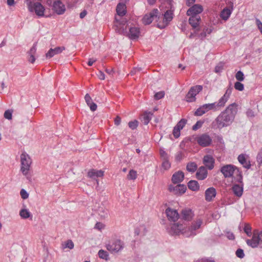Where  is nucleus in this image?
Returning <instances> with one entry per match:
<instances>
[{
	"instance_id": "f257e3e1",
	"label": "nucleus",
	"mask_w": 262,
	"mask_h": 262,
	"mask_svg": "<svg viewBox=\"0 0 262 262\" xmlns=\"http://www.w3.org/2000/svg\"><path fill=\"white\" fill-rule=\"evenodd\" d=\"M237 106L238 105L236 103L229 104L212 122V127L221 129L231 125L237 113Z\"/></svg>"
},
{
	"instance_id": "f03ea898",
	"label": "nucleus",
	"mask_w": 262,
	"mask_h": 262,
	"mask_svg": "<svg viewBox=\"0 0 262 262\" xmlns=\"http://www.w3.org/2000/svg\"><path fill=\"white\" fill-rule=\"evenodd\" d=\"M202 223V220L199 219L193 222L190 226L187 227L185 224L180 221L177 223L171 224L169 232L172 235H179L181 233L186 234L187 236L194 235L195 234L194 231L200 228Z\"/></svg>"
},
{
	"instance_id": "7ed1b4c3",
	"label": "nucleus",
	"mask_w": 262,
	"mask_h": 262,
	"mask_svg": "<svg viewBox=\"0 0 262 262\" xmlns=\"http://www.w3.org/2000/svg\"><path fill=\"white\" fill-rule=\"evenodd\" d=\"M168 10L163 14V20L162 23H159L157 24L158 27L160 29H164L168 25L169 23L172 20L173 18V11L174 8L172 6V2L170 4H168Z\"/></svg>"
},
{
	"instance_id": "20e7f679",
	"label": "nucleus",
	"mask_w": 262,
	"mask_h": 262,
	"mask_svg": "<svg viewBox=\"0 0 262 262\" xmlns=\"http://www.w3.org/2000/svg\"><path fill=\"white\" fill-rule=\"evenodd\" d=\"M21 168L20 170L23 174L26 176L30 169L32 161L30 156L26 152H23L20 155Z\"/></svg>"
},
{
	"instance_id": "39448f33",
	"label": "nucleus",
	"mask_w": 262,
	"mask_h": 262,
	"mask_svg": "<svg viewBox=\"0 0 262 262\" xmlns=\"http://www.w3.org/2000/svg\"><path fill=\"white\" fill-rule=\"evenodd\" d=\"M27 4L30 12L35 11L36 14L38 16H43L45 9L44 7L39 2L32 3L27 0Z\"/></svg>"
},
{
	"instance_id": "423d86ee",
	"label": "nucleus",
	"mask_w": 262,
	"mask_h": 262,
	"mask_svg": "<svg viewBox=\"0 0 262 262\" xmlns=\"http://www.w3.org/2000/svg\"><path fill=\"white\" fill-rule=\"evenodd\" d=\"M124 244L123 242L120 239H115L112 243L106 245V247L112 253H116L121 251L124 248Z\"/></svg>"
},
{
	"instance_id": "0eeeda50",
	"label": "nucleus",
	"mask_w": 262,
	"mask_h": 262,
	"mask_svg": "<svg viewBox=\"0 0 262 262\" xmlns=\"http://www.w3.org/2000/svg\"><path fill=\"white\" fill-rule=\"evenodd\" d=\"M160 13L158 9H154L149 13L146 14L142 18L143 23L145 25H149L155 19H160Z\"/></svg>"
},
{
	"instance_id": "6e6552de",
	"label": "nucleus",
	"mask_w": 262,
	"mask_h": 262,
	"mask_svg": "<svg viewBox=\"0 0 262 262\" xmlns=\"http://www.w3.org/2000/svg\"><path fill=\"white\" fill-rule=\"evenodd\" d=\"M203 90V86L196 85L190 88L186 95V99L188 102H193L195 100V96Z\"/></svg>"
},
{
	"instance_id": "1a4fd4ad",
	"label": "nucleus",
	"mask_w": 262,
	"mask_h": 262,
	"mask_svg": "<svg viewBox=\"0 0 262 262\" xmlns=\"http://www.w3.org/2000/svg\"><path fill=\"white\" fill-rule=\"evenodd\" d=\"M237 167L233 165L227 164L222 166L220 171L223 173L224 177L227 178L232 177Z\"/></svg>"
},
{
	"instance_id": "9d476101",
	"label": "nucleus",
	"mask_w": 262,
	"mask_h": 262,
	"mask_svg": "<svg viewBox=\"0 0 262 262\" xmlns=\"http://www.w3.org/2000/svg\"><path fill=\"white\" fill-rule=\"evenodd\" d=\"M196 141L201 146L206 147L211 143L212 139L209 135L204 134L196 138Z\"/></svg>"
},
{
	"instance_id": "9b49d317",
	"label": "nucleus",
	"mask_w": 262,
	"mask_h": 262,
	"mask_svg": "<svg viewBox=\"0 0 262 262\" xmlns=\"http://www.w3.org/2000/svg\"><path fill=\"white\" fill-rule=\"evenodd\" d=\"M186 186L184 184H178L176 186L170 185L169 190L176 195H181L185 192Z\"/></svg>"
},
{
	"instance_id": "f8f14e48",
	"label": "nucleus",
	"mask_w": 262,
	"mask_h": 262,
	"mask_svg": "<svg viewBox=\"0 0 262 262\" xmlns=\"http://www.w3.org/2000/svg\"><path fill=\"white\" fill-rule=\"evenodd\" d=\"M52 9L58 15L62 14L66 11L65 6L60 0L54 2Z\"/></svg>"
},
{
	"instance_id": "ddd939ff",
	"label": "nucleus",
	"mask_w": 262,
	"mask_h": 262,
	"mask_svg": "<svg viewBox=\"0 0 262 262\" xmlns=\"http://www.w3.org/2000/svg\"><path fill=\"white\" fill-rule=\"evenodd\" d=\"M165 213L169 221L174 222L179 219V214L178 211L175 209L168 207L166 209Z\"/></svg>"
},
{
	"instance_id": "4468645a",
	"label": "nucleus",
	"mask_w": 262,
	"mask_h": 262,
	"mask_svg": "<svg viewBox=\"0 0 262 262\" xmlns=\"http://www.w3.org/2000/svg\"><path fill=\"white\" fill-rule=\"evenodd\" d=\"M237 159L238 162L243 165V166L246 169H250L251 167L250 161L249 157L246 154H241L238 157Z\"/></svg>"
},
{
	"instance_id": "2eb2a0df",
	"label": "nucleus",
	"mask_w": 262,
	"mask_h": 262,
	"mask_svg": "<svg viewBox=\"0 0 262 262\" xmlns=\"http://www.w3.org/2000/svg\"><path fill=\"white\" fill-rule=\"evenodd\" d=\"M202 6L196 4L190 7L187 11V14L188 16L199 15L203 11Z\"/></svg>"
},
{
	"instance_id": "dca6fc26",
	"label": "nucleus",
	"mask_w": 262,
	"mask_h": 262,
	"mask_svg": "<svg viewBox=\"0 0 262 262\" xmlns=\"http://www.w3.org/2000/svg\"><path fill=\"white\" fill-rule=\"evenodd\" d=\"M203 162L208 169L211 170L214 168V159L212 156L209 155H205L203 158Z\"/></svg>"
},
{
	"instance_id": "f3484780",
	"label": "nucleus",
	"mask_w": 262,
	"mask_h": 262,
	"mask_svg": "<svg viewBox=\"0 0 262 262\" xmlns=\"http://www.w3.org/2000/svg\"><path fill=\"white\" fill-rule=\"evenodd\" d=\"M64 50V47H57L54 49L51 48L46 53V56L47 58H52L55 55L61 53Z\"/></svg>"
},
{
	"instance_id": "a211bd4d",
	"label": "nucleus",
	"mask_w": 262,
	"mask_h": 262,
	"mask_svg": "<svg viewBox=\"0 0 262 262\" xmlns=\"http://www.w3.org/2000/svg\"><path fill=\"white\" fill-rule=\"evenodd\" d=\"M216 191L214 187H209L206 189L205 192V200L207 202H211L215 197Z\"/></svg>"
},
{
	"instance_id": "6ab92c4d",
	"label": "nucleus",
	"mask_w": 262,
	"mask_h": 262,
	"mask_svg": "<svg viewBox=\"0 0 262 262\" xmlns=\"http://www.w3.org/2000/svg\"><path fill=\"white\" fill-rule=\"evenodd\" d=\"M205 105L208 112L209 111H219L222 108L224 107V106L221 104L219 100H218L217 102L213 103H206Z\"/></svg>"
},
{
	"instance_id": "aec40b11",
	"label": "nucleus",
	"mask_w": 262,
	"mask_h": 262,
	"mask_svg": "<svg viewBox=\"0 0 262 262\" xmlns=\"http://www.w3.org/2000/svg\"><path fill=\"white\" fill-rule=\"evenodd\" d=\"M194 216V214L190 209H184L181 211V219L186 221H189L191 220Z\"/></svg>"
},
{
	"instance_id": "412c9836",
	"label": "nucleus",
	"mask_w": 262,
	"mask_h": 262,
	"mask_svg": "<svg viewBox=\"0 0 262 262\" xmlns=\"http://www.w3.org/2000/svg\"><path fill=\"white\" fill-rule=\"evenodd\" d=\"M36 46L37 42L33 44L32 48L27 52L28 54V60L31 63H33L35 61V55L36 53Z\"/></svg>"
},
{
	"instance_id": "4be33fe9",
	"label": "nucleus",
	"mask_w": 262,
	"mask_h": 262,
	"mask_svg": "<svg viewBox=\"0 0 262 262\" xmlns=\"http://www.w3.org/2000/svg\"><path fill=\"white\" fill-rule=\"evenodd\" d=\"M208 175V172L204 166H201L196 173V177L199 180H203L206 179Z\"/></svg>"
},
{
	"instance_id": "5701e85b",
	"label": "nucleus",
	"mask_w": 262,
	"mask_h": 262,
	"mask_svg": "<svg viewBox=\"0 0 262 262\" xmlns=\"http://www.w3.org/2000/svg\"><path fill=\"white\" fill-rule=\"evenodd\" d=\"M184 178V173L181 171H179L172 175L171 181L174 184H178L181 182Z\"/></svg>"
},
{
	"instance_id": "b1692460",
	"label": "nucleus",
	"mask_w": 262,
	"mask_h": 262,
	"mask_svg": "<svg viewBox=\"0 0 262 262\" xmlns=\"http://www.w3.org/2000/svg\"><path fill=\"white\" fill-rule=\"evenodd\" d=\"M140 34V29L138 27H131L128 33V37L131 39L138 38Z\"/></svg>"
},
{
	"instance_id": "393cba45",
	"label": "nucleus",
	"mask_w": 262,
	"mask_h": 262,
	"mask_svg": "<svg viewBox=\"0 0 262 262\" xmlns=\"http://www.w3.org/2000/svg\"><path fill=\"white\" fill-rule=\"evenodd\" d=\"M88 176L89 177L93 179L98 177H102L104 176V171L93 169L88 172Z\"/></svg>"
},
{
	"instance_id": "a878e982",
	"label": "nucleus",
	"mask_w": 262,
	"mask_h": 262,
	"mask_svg": "<svg viewBox=\"0 0 262 262\" xmlns=\"http://www.w3.org/2000/svg\"><path fill=\"white\" fill-rule=\"evenodd\" d=\"M232 88L229 87L228 88L224 95L219 100L221 104L224 106H225L226 102L228 101L229 98L232 93Z\"/></svg>"
},
{
	"instance_id": "bb28decb",
	"label": "nucleus",
	"mask_w": 262,
	"mask_h": 262,
	"mask_svg": "<svg viewBox=\"0 0 262 262\" xmlns=\"http://www.w3.org/2000/svg\"><path fill=\"white\" fill-rule=\"evenodd\" d=\"M243 184H234L232 187V191L235 195L237 197H241L243 193Z\"/></svg>"
},
{
	"instance_id": "cd10ccee",
	"label": "nucleus",
	"mask_w": 262,
	"mask_h": 262,
	"mask_svg": "<svg viewBox=\"0 0 262 262\" xmlns=\"http://www.w3.org/2000/svg\"><path fill=\"white\" fill-rule=\"evenodd\" d=\"M189 23L193 27L196 28L199 25L201 21V17L199 15L190 16Z\"/></svg>"
},
{
	"instance_id": "c85d7f7f",
	"label": "nucleus",
	"mask_w": 262,
	"mask_h": 262,
	"mask_svg": "<svg viewBox=\"0 0 262 262\" xmlns=\"http://www.w3.org/2000/svg\"><path fill=\"white\" fill-rule=\"evenodd\" d=\"M246 243L248 245L251 246L252 248H256L258 245H259V243L258 237H257V234L255 233H254L253 235L252 239H247L246 241Z\"/></svg>"
},
{
	"instance_id": "c756f323",
	"label": "nucleus",
	"mask_w": 262,
	"mask_h": 262,
	"mask_svg": "<svg viewBox=\"0 0 262 262\" xmlns=\"http://www.w3.org/2000/svg\"><path fill=\"white\" fill-rule=\"evenodd\" d=\"M84 99L87 105L90 107V110L94 112L97 110V106L96 103L92 102V98L89 95V94H86L85 95Z\"/></svg>"
},
{
	"instance_id": "7c9ffc66",
	"label": "nucleus",
	"mask_w": 262,
	"mask_h": 262,
	"mask_svg": "<svg viewBox=\"0 0 262 262\" xmlns=\"http://www.w3.org/2000/svg\"><path fill=\"white\" fill-rule=\"evenodd\" d=\"M116 11L118 15L123 16L126 13V5L123 3H119L116 7Z\"/></svg>"
},
{
	"instance_id": "2f4dec72",
	"label": "nucleus",
	"mask_w": 262,
	"mask_h": 262,
	"mask_svg": "<svg viewBox=\"0 0 262 262\" xmlns=\"http://www.w3.org/2000/svg\"><path fill=\"white\" fill-rule=\"evenodd\" d=\"M153 114L151 112H145L141 116V121L144 124L147 125L151 120Z\"/></svg>"
},
{
	"instance_id": "473e14b6",
	"label": "nucleus",
	"mask_w": 262,
	"mask_h": 262,
	"mask_svg": "<svg viewBox=\"0 0 262 262\" xmlns=\"http://www.w3.org/2000/svg\"><path fill=\"white\" fill-rule=\"evenodd\" d=\"M208 112L205 104L199 107L194 112V115L196 116H201Z\"/></svg>"
},
{
	"instance_id": "72a5a7b5",
	"label": "nucleus",
	"mask_w": 262,
	"mask_h": 262,
	"mask_svg": "<svg viewBox=\"0 0 262 262\" xmlns=\"http://www.w3.org/2000/svg\"><path fill=\"white\" fill-rule=\"evenodd\" d=\"M188 188L192 191H197L199 189V184L196 181L191 180L188 183Z\"/></svg>"
},
{
	"instance_id": "f704fd0d",
	"label": "nucleus",
	"mask_w": 262,
	"mask_h": 262,
	"mask_svg": "<svg viewBox=\"0 0 262 262\" xmlns=\"http://www.w3.org/2000/svg\"><path fill=\"white\" fill-rule=\"evenodd\" d=\"M74 243L71 239H68L67 241L63 242L61 244V248L64 250L66 248L72 249L74 248Z\"/></svg>"
},
{
	"instance_id": "c9c22d12",
	"label": "nucleus",
	"mask_w": 262,
	"mask_h": 262,
	"mask_svg": "<svg viewBox=\"0 0 262 262\" xmlns=\"http://www.w3.org/2000/svg\"><path fill=\"white\" fill-rule=\"evenodd\" d=\"M231 11L229 9L224 8L221 13V17L224 20H227L230 16Z\"/></svg>"
},
{
	"instance_id": "e433bc0d",
	"label": "nucleus",
	"mask_w": 262,
	"mask_h": 262,
	"mask_svg": "<svg viewBox=\"0 0 262 262\" xmlns=\"http://www.w3.org/2000/svg\"><path fill=\"white\" fill-rule=\"evenodd\" d=\"M198 168L197 164L194 162H189L186 166V169L190 172H194Z\"/></svg>"
},
{
	"instance_id": "4c0bfd02",
	"label": "nucleus",
	"mask_w": 262,
	"mask_h": 262,
	"mask_svg": "<svg viewBox=\"0 0 262 262\" xmlns=\"http://www.w3.org/2000/svg\"><path fill=\"white\" fill-rule=\"evenodd\" d=\"M235 176L234 177V180L239 183L240 184H243V176L242 171L239 170V169L237 168L236 171L234 172Z\"/></svg>"
},
{
	"instance_id": "58836bf2",
	"label": "nucleus",
	"mask_w": 262,
	"mask_h": 262,
	"mask_svg": "<svg viewBox=\"0 0 262 262\" xmlns=\"http://www.w3.org/2000/svg\"><path fill=\"white\" fill-rule=\"evenodd\" d=\"M19 215L21 218L26 219L30 216L31 213L28 209H22L19 212Z\"/></svg>"
},
{
	"instance_id": "ea45409f",
	"label": "nucleus",
	"mask_w": 262,
	"mask_h": 262,
	"mask_svg": "<svg viewBox=\"0 0 262 262\" xmlns=\"http://www.w3.org/2000/svg\"><path fill=\"white\" fill-rule=\"evenodd\" d=\"M136 235H144L146 233V228L144 225H141L139 228H137L135 230V232Z\"/></svg>"
},
{
	"instance_id": "a19ab883",
	"label": "nucleus",
	"mask_w": 262,
	"mask_h": 262,
	"mask_svg": "<svg viewBox=\"0 0 262 262\" xmlns=\"http://www.w3.org/2000/svg\"><path fill=\"white\" fill-rule=\"evenodd\" d=\"M137 177V171L134 170H130L127 176V178L128 180H135Z\"/></svg>"
},
{
	"instance_id": "79ce46f5",
	"label": "nucleus",
	"mask_w": 262,
	"mask_h": 262,
	"mask_svg": "<svg viewBox=\"0 0 262 262\" xmlns=\"http://www.w3.org/2000/svg\"><path fill=\"white\" fill-rule=\"evenodd\" d=\"M98 256L100 258L105 260H107L108 258V254L107 252L102 249L99 251Z\"/></svg>"
},
{
	"instance_id": "37998d69",
	"label": "nucleus",
	"mask_w": 262,
	"mask_h": 262,
	"mask_svg": "<svg viewBox=\"0 0 262 262\" xmlns=\"http://www.w3.org/2000/svg\"><path fill=\"white\" fill-rule=\"evenodd\" d=\"M98 213L101 217H105L108 215V210L104 209L102 207H100L98 210Z\"/></svg>"
},
{
	"instance_id": "c03bdc74",
	"label": "nucleus",
	"mask_w": 262,
	"mask_h": 262,
	"mask_svg": "<svg viewBox=\"0 0 262 262\" xmlns=\"http://www.w3.org/2000/svg\"><path fill=\"white\" fill-rule=\"evenodd\" d=\"M187 120L185 119H182L176 125L177 127L179 128L181 130L183 128L185 124H186Z\"/></svg>"
},
{
	"instance_id": "a18cd8bd",
	"label": "nucleus",
	"mask_w": 262,
	"mask_h": 262,
	"mask_svg": "<svg viewBox=\"0 0 262 262\" xmlns=\"http://www.w3.org/2000/svg\"><path fill=\"white\" fill-rule=\"evenodd\" d=\"M235 78L239 81H243L244 79V73L241 71H238L235 74Z\"/></svg>"
},
{
	"instance_id": "49530a36",
	"label": "nucleus",
	"mask_w": 262,
	"mask_h": 262,
	"mask_svg": "<svg viewBox=\"0 0 262 262\" xmlns=\"http://www.w3.org/2000/svg\"><path fill=\"white\" fill-rule=\"evenodd\" d=\"M234 88L238 91H242L244 89V86L243 83L238 81L234 83Z\"/></svg>"
},
{
	"instance_id": "de8ad7c7",
	"label": "nucleus",
	"mask_w": 262,
	"mask_h": 262,
	"mask_svg": "<svg viewBox=\"0 0 262 262\" xmlns=\"http://www.w3.org/2000/svg\"><path fill=\"white\" fill-rule=\"evenodd\" d=\"M162 166L165 170H167L170 167V163L167 159H165L164 160Z\"/></svg>"
},
{
	"instance_id": "09e8293b",
	"label": "nucleus",
	"mask_w": 262,
	"mask_h": 262,
	"mask_svg": "<svg viewBox=\"0 0 262 262\" xmlns=\"http://www.w3.org/2000/svg\"><path fill=\"white\" fill-rule=\"evenodd\" d=\"M138 125V122L137 120H134L128 122V126L132 129H135L137 128Z\"/></svg>"
},
{
	"instance_id": "8fccbe9b",
	"label": "nucleus",
	"mask_w": 262,
	"mask_h": 262,
	"mask_svg": "<svg viewBox=\"0 0 262 262\" xmlns=\"http://www.w3.org/2000/svg\"><path fill=\"white\" fill-rule=\"evenodd\" d=\"M165 93L164 91H160L155 94L154 97L156 100H159L164 97Z\"/></svg>"
},
{
	"instance_id": "3c124183",
	"label": "nucleus",
	"mask_w": 262,
	"mask_h": 262,
	"mask_svg": "<svg viewBox=\"0 0 262 262\" xmlns=\"http://www.w3.org/2000/svg\"><path fill=\"white\" fill-rule=\"evenodd\" d=\"M13 111L10 110L6 111L4 113V117L8 120L12 119V115Z\"/></svg>"
},
{
	"instance_id": "603ef678",
	"label": "nucleus",
	"mask_w": 262,
	"mask_h": 262,
	"mask_svg": "<svg viewBox=\"0 0 262 262\" xmlns=\"http://www.w3.org/2000/svg\"><path fill=\"white\" fill-rule=\"evenodd\" d=\"M245 232L249 236L251 235V227L248 224H246L244 228Z\"/></svg>"
},
{
	"instance_id": "864d4df0",
	"label": "nucleus",
	"mask_w": 262,
	"mask_h": 262,
	"mask_svg": "<svg viewBox=\"0 0 262 262\" xmlns=\"http://www.w3.org/2000/svg\"><path fill=\"white\" fill-rule=\"evenodd\" d=\"M180 130L181 129L177 126L174 127L172 133L176 138H178L180 136Z\"/></svg>"
},
{
	"instance_id": "5fc2aeb1",
	"label": "nucleus",
	"mask_w": 262,
	"mask_h": 262,
	"mask_svg": "<svg viewBox=\"0 0 262 262\" xmlns=\"http://www.w3.org/2000/svg\"><path fill=\"white\" fill-rule=\"evenodd\" d=\"M204 122L203 121H198L196 123L193 125L192 126V129L193 130H197L198 129L200 128V127H201V126H202Z\"/></svg>"
},
{
	"instance_id": "6e6d98bb",
	"label": "nucleus",
	"mask_w": 262,
	"mask_h": 262,
	"mask_svg": "<svg viewBox=\"0 0 262 262\" xmlns=\"http://www.w3.org/2000/svg\"><path fill=\"white\" fill-rule=\"evenodd\" d=\"M20 194L23 199H27L29 197L28 193L24 189H21Z\"/></svg>"
},
{
	"instance_id": "4d7b16f0",
	"label": "nucleus",
	"mask_w": 262,
	"mask_h": 262,
	"mask_svg": "<svg viewBox=\"0 0 262 262\" xmlns=\"http://www.w3.org/2000/svg\"><path fill=\"white\" fill-rule=\"evenodd\" d=\"M236 255L239 258H243L245 256L243 250L242 249H238L236 251Z\"/></svg>"
},
{
	"instance_id": "13d9d810",
	"label": "nucleus",
	"mask_w": 262,
	"mask_h": 262,
	"mask_svg": "<svg viewBox=\"0 0 262 262\" xmlns=\"http://www.w3.org/2000/svg\"><path fill=\"white\" fill-rule=\"evenodd\" d=\"M184 157V154L182 151H179L176 155V159L177 161H180Z\"/></svg>"
},
{
	"instance_id": "bf43d9fd",
	"label": "nucleus",
	"mask_w": 262,
	"mask_h": 262,
	"mask_svg": "<svg viewBox=\"0 0 262 262\" xmlns=\"http://www.w3.org/2000/svg\"><path fill=\"white\" fill-rule=\"evenodd\" d=\"M97 76L100 80L105 79V74L101 71H99L98 73L97 74Z\"/></svg>"
},
{
	"instance_id": "052dcab7",
	"label": "nucleus",
	"mask_w": 262,
	"mask_h": 262,
	"mask_svg": "<svg viewBox=\"0 0 262 262\" xmlns=\"http://www.w3.org/2000/svg\"><path fill=\"white\" fill-rule=\"evenodd\" d=\"M246 115L248 117H254V114L253 111L252 110L248 109L246 112Z\"/></svg>"
},
{
	"instance_id": "680f3d73",
	"label": "nucleus",
	"mask_w": 262,
	"mask_h": 262,
	"mask_svg": "<svg viewBox=\"0 0 262 262\" xmlns=\"http://www.w3.org/2000/svg\"><path fill=\"white\" fill-rule=\"evenodd\" d=\"M257 237H258V241L259 243V246L262 248V231L260 232L259 234H257Z\"/></svg>"
},
{
	"instance_id": "e2e57ef3",
	"label": "nucleus",
	"mask_w": 262,
	"mask_h": 262,
	"mask_svg": "<svg viewBox=\"0 0 262 262\" xmlns=\"http://www.w3.org/2000/svg\"><path fill=\"white\" fill-rule=\"evenodd\" d=\"M141 70V68H135L131 71V72H130V74L131 75H134L136 74L137 72L140 71Z\"/></svg>"
},
{
	"instance_id": "0e129e2a",
	"label": "nucleus",
	"mask_w": 262,
	"mask_h": 262,
	"mask_svg": "<svg viewBox=\"0 0 262 262\" xmlns=\"http://www.w3.org/2000/svg\"><path fill=\"white\" fill-rule=\"evenodd\" d=\"M121 118L117 116L114 120L115 124L117 126L119 125L121 123Z\"/></svg>"
},
{
	"instance_id": "69168bd1",
	"label": "nucleus",
	"mask_w": 262,
	"mask_h": 262,
	"mask_svg": "<svg viewBox=\"0 0 262 262\" xmlns=\"http://www.w3.org/2000/svg\"><path fill=\"white\" fill-rule=\"evenodd\" d=\"M222 70L223 66L222 65H217L215 67L214 71L215 73H220Z\"/></svg>"
},
{
	"instance_id": "338daca9",
	"label": "nucleus",
	"mask_w": 262,
	"mask_h": 262,
	"mask_svg": "<svg viewBox=\"0 0 262 262\" xmlns=\"http://www.w3.org/2000/svg\"><path fill=\"white\" fill-rule=\"evenodd\" d=\"M227 237L229 239H234V235L232 232H228L227 233Z\"/></svg>"
},
{
	"instance_id": "774afa93",
	"label": "nucleus",
	"mask_w": 262,
	"mask_h": 262,
	"mask_svg": "<svg viewBox=\"0 0 262 262\" xmlns=\"http://www.w3.org/2000/svg\"><path fill=\"white\" fill-rule=\"evenodd\" d=\"M206 36L207 35H206V33H205L204 31L203 30L202 32H201L200 34H199L198 37L201 39H204L206 37Z\"/></svg>"
}]
</instances>
